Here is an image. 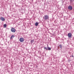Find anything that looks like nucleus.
Segmentation results:
<instances>
[{"mask_svg": "<svg viewBox=\"0 0 74 74\" xmlns=\"http://www.w3.org/2000/svg\"><path fill=\"white\" fill-rule=\"evenodd\" d=\"M14 37H15V36L14 35H12L10 38V40H12V38H14Z\"/></svg>", "mask_w": 74, "mask_h": 74, "instance_id": "6e6552de", "label": "nucleus"}, {"mask_svg": "<svg viewBox=\"0 0 74 74\" xmlns=\"http://www.w3.org/2000/svg\"><path fill=\"white\" fill-rule=\"evenodd\" d=\"M3 26L4 27H7V25L6 24H4Z\"/></svg>", "mask_w": 74, "mask_h": 74, "instance_id": "f8f14e48", "label": "nucleus"}, {"mask_svg": "<svg viewBox=\"0 0 74 74\" xmlns=\"http://www.w3.org/2000/svg\"><path fill=\"white\" fill-rule=\"evenodd\" d=\"M44 49H45L46 51H47V50H48V49L46 47H44Z\"/></svg>", "mask_w": 74, "mask_h": 74, "instance_id": "ddd939ff", "label": "nucleus"}, {"mask_svg": "<svg viewBox=\"0 0 74 74\" xmlns=\"http://www.w3.org/2000/svg\"><path fill=\"white\" fill-rule=\"evenodd\" d=\"M74 1V0H70V3L71 4H74L73 2Z\"/></svg>", "mask_w": 74, "mask_h": 74, "instance_id": "423d86ee", "label": "nucleus"}, {"mask_svg": "<svg viewBox=\"0 0 74 74\" xmlns=\"http://www.w3.org/2000/svg\"><path fill=\"white\" fill-rule=\"evenodd\" d=\"M72 34L71 33H69L68 34V36L69 38H71Z\"/></svg>", "mask_w": 74, "mask_h": 74, "instance_id": "39448f33", "label": "nucleus"}, {"mask_svg": "<svg viewBox=\"0 0 74 74\" xmlns=\"http://www.w3.org/2000/svg\"><path fill=\"white\" fill-rule=\"evenodd\" d=\"M47 50H49V51L51 50V48L48 47V46H47Z\"/></svg>", "mask_w": 74, "mask_h": 74, "instance_id": "1a4fd4ad", "label": "nucleus"}, {"mask_svg": "<svg viewBox=\"0 0 74 74\" xmlns=\"http://www.w3.org/2000/svg\"><path fill=\"white\" fill-rule=\"evenodd\" d=\"M61 49H62V45H59Z\"/></svg>", "mask_w": 74, "mask_h": 74, "instance_id": "9b49d317", "label": "nucleus"}, {"mask_svg": "<svg viewBox=\"0 0 74 74\" xmlns=\"http://www.w3.org/2000/svg\"><path fill=\"white\" fill-rule=\"evenodd\" d=\"M0 19L1 20V21H5V19L4 18L2 17H1Z\"/></svg>", "mask_w": 74, "mask_h": 74, "instance_id": "0eeeda50", "label": "nucleus"}, {"mask_svg": "<svg viewBox=\"0 0 74 74\" xmlns=\"http://www.w3.org/2000/svg\"><path fill=\"white\" fill-rule=\"evenodd\" d=\"M68 9L69 10H73V7L72 6L69 5L68 6Z\"/></svg>", "mask_w": 74, "mask_h": 74, "instance_id": "7ed1b4c3", "label": "nucleus"}, {"mask_svg": "<svg viewBox=\"0 0 74 74\" xmlns=\"http://www.w3.org/2000/svg\"><path fill=\"white\" fill-rule=\"evenodd\" d=\"M72 57L73 58H74V56H73V55H72Z\"/></svg>", "mask_w": 74, "mask_h": 74, "instance_id": "2eb2a0df", "label": "nucleus"}, {"mask_svg": "<svg viewBox=\"0 0 74 74\" xmlns=\"http://www.w3.org/2000/svg\"><path fill=\"white\" fill-rule=\"evenodd\" d=\"M19 41L21 42H23L24 41V39L22 38H20Z\"/></svg>", "mask_w": 74, "mask_h": 74, "instance_id": "20e7f679", "label": "nucleus"}, {"mask_svg": "<svg viewBox=\"0 0 74 74\" xmlns=\"http://www.w3.org/2000/svg\"><path fill=\"white\" fill-rule=\"evenodd\" d=\"M38 24H39V23H35V26H38Z\"/></svg>", "mask_w": 74, "mask_h": 74, "instance_id": "9d476101", "label": "nucleus"}, {"mask_svg": "<svg viewBox=\"0 0 74 74\" xmlns=\"http://www.w3.org/2000/svg\"><path fill=\"white\" fill-rule=\"evenodd\" d=\"M43 19L44 21H47V20L49 19V16L48 15H45L43 17Z\"/></svg>", "mask_w": 74, "mask_h": 74, "instance_id": "f257e3e1", "label": "nucleus"}, {"mask_svg": "<svg viewBox=\"0 0 74 74\" xmlns=\"http://www.w3.org/2000/svg\"><path fill=\"white\" fill-rule=\"evenodd\" d=\"M33 42H34V40H31V42H32V43H33Z\"/></svg>", "mask_w": 74, "mask_h": 74, "instance_id": "4468645a", "label": "nucleus"}, {"mask_svg": "<svg viewBox=\"0 0 74 74\" xmlns=\"http://www.w3.org/2000/svg\"><path fill=\"white\" fill-rule=\"evenodd\" d=\"M11 30L12 32H13V33H15V31H16L15 29L13 27L11 28Z\"/></svg>", "mask_w": 74, "mask_h": 74, "instance_id": "f03ea898", "label": "nucleus"}]
</instances>
